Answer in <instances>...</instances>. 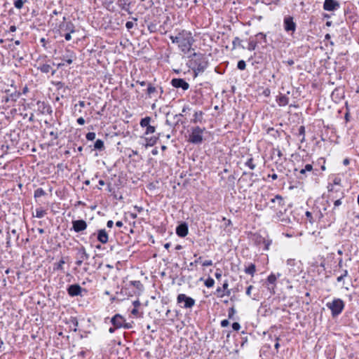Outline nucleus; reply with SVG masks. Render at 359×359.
Masks as SVG:
<instances>
[{"instance_id": "1", "label": "nucleus", "mask_w": 359, "mask_h": 359, "mask_svg": "<svg viewBox=\"0 0 359 359\" xmlns=\"http://www.w3.org/2000/svg\"><path fill=\"white\" fill-rule=\"evenodd\" d=\"M188 57L189 60L187 65L192 69L194 78L197 77L200 73L204 72L208 67V60L203 53L194 52Z\"/></svg>"}, {"instance_id": "2", "label": "nucleus", "mask_w": 359, "mask_h": 359, "mask_svg": "<svg viewBox=\"0 0 359 359\" xmlns=\"http://www.w3.org/2000/svg\"><path fill=\"white\" fill-rule=\"evenodd\" d=\"M106 106V100L96 95L91 96V118L94 120H100L104 116Z\"/></svg>"}, {"instance_id": "3", "label": "nucleus", "mask_w": 359, "mask_h": 359, "mask_svg": "<svg viewBox=\"0 0 359 359\" xmlns=\"http://www.w3.org/2000/svg\"><path fill=\"white\" fill-rule=\"evenodd\" d=\"M181 35L182 39L178 45V47L182 53L187 54L191 50V46L194 44L195 40L192 36L191 32L189 31L183 29L181 31Z\"/></svg>"}, {"instance_id": "4", "label": "nucleus", "mask_w": 359, "mask_h": 359, "mask_svg": "<svg viewBox=\"0 0 359 359\" xmlns=\"http://www.w3.org/2000/svg\"><path fill=\"white\" fill-rule=\"evenodd\" d=\"M356 7L354 4L348 2L345 3L344 7V13L345 16V20L349 25L354 26L355 24L358 22L359 16L356 12Z\"/></svg>"}, {"instance_id": "5", "label": "nucleus", "mask_w": 359, "mask_h": 359, "mask_svg": "<svg viewBox=\"0 0 359 359\" xmlns=\"http://www.w3.org/2000/svg\"><path fill=\"white\" fill-rule=\"evenodd\" d=\"M254 244L258 248H262L263 250H269L272 244V239L264 232V235L260 233H255L252 235Z\"/></svg>"}, {"instance_id": "6", "label": "nucleus", "mask_w": 359, "mask_h": 359, "mask_svg": "<svg viewBox=\"0 0 359 359\" xmlns=\"http://www.w3.org/2000/svg\"><path fill=\"white\" fill-rule=\"evenodd\" d=\"M205 128L193 126L190 129L188 136V142L193 144H201L203 142V132Z\"/></svg>"}, {"instance_id": "7", "label": "nucleus", "mask_w": 359, "mask_h": 359, "mask_svg": "<svg viewBox=\"0 0 359 359\" xmlns=\"http://www.w3.org/2000/svg\"><path fill=\"white\" fill-rule=\"evenodd\" d=\"M165 116V124L172 128L173 129H175L180 125H183L184 128H186V122L182 118V117L184 116L182 114H173L172 113L168 112Z\"/></svg>"}, {"instance_id": "8", "label": "nucleus", "mask_w": 359, "mask_h": 359, "mask_svg": "<svg viewBox=\"0 0 359 359\" xmlns=\"http://www.w3.org/2000/svg\"><path fill=\"white\" fill-rule=\"evenodd\" d=\"M326 306L330 309L333 318L338 316L341 313L344 307V302L339 298H334L331 302H327Z\"/></svg>"}, {"instance_id": "9", "label": "nucleus", "mask_w": 359, "mask_h": 359, "mask_svg": "<svg viewBox=\"0 0 359 359\" xmlns=\"http://www.w3.org/2000/svg\"><path fill=\"white\" fill-rule=\"evenodd\" d=\"M177 303L182 309H191L196 303L194 299L185 294H179L177 297Z\"/></svg>"}, {"instance_id": "10", "label": "nucleus", "mask_w": 359, "mask_h": 359, "mask_svg": "<svg viewBox=\"0 0 359 359\" xmlns=\"http://www.w3.org/2000/svg\"><path fill=\"white\" fill-rule=\"evenodd\" d=\"M283 28L285 32L292 35L297 29V23L294 17L292 15H286L283 18Z\"/></svg>"}, {"instance_id": "11", "label": "nucleus", "mask_w": 359, "mask_h": 359, "mask_svg": "<svg viewBox=\"0 0 359 359\" xmlns=\"http://www.w3.org/2000/svg\"><path fill=\"white\" fill-rule=\"evenodd\" d=\"M281 276V273H278L275 274L274 273H271L267 278L266 279L264 285H265L267 289L269 290L271 294H275V288L276 287V281L278 278Z\"/></svg>"}, {"instance_id": "12", "label": "nucleus", "mask_w": 359, "mask_h": 359, "mask_svg": "<svg viewBox=\"0 0 359 359\" xmlns=\"http://www.w3.org/2000/svg\"><path fill=\"white\" fill-rule=\"evenodd\" d=\"M76 264L78 266H81L82 264H84L83 270L86 271L88 269V264L85 262L88 259V255L86 252L84 248L81 247L78 249L76 255Z\"/></svg>"}, {"instance_id": "13", "label": "nucleus", "mask_w": 359, "mask_h": 359, "mask_svg": "<svg viewBox=\"0 0 359 359\" xmlns=\"http://www.w3.org/2000/svg\"><path fill=\"white\" fill-rule=\"evenodd\" d=\"M58 32L59 34L66 32H79L75 30L74 25L70 20H67L65 16H63L62 22H61L58 26Z\"/></svg>"}, {"instance_id": "14", "label": "nucleus", "mask_w": 359, "mask_h": 359, "mask_svg": "<svg viewBox=\"0 0 359 359\" xmlns=\"http://www.w3.org/2000/svg\"><path fill=\"white\" fill-rule=\"evenodd\" d=\"M171 86L177 89H182L186 91L189 88V84L184 79L182 78H172L170 81Z\"/></svg>"}, {"instance_id": "15", "label": "nucleus", "mask_w": 359, "mask_h": 359, "mask_svg": "<svg viewBox=\"0 0 359 359\" xmlns=\"http://www.w3.org/2000/svg\"><path fill=\"white\" fill-rule=\"evenodd\" d=\"M323 8L325 11L335 12L340 8V3L337 0H325Z\"/></svg>"}, {"instance_id": "16", "label": "nucleus", "mask_w": 359, "mask_h": 359, "mask_svg": "<svg viewBox=\"0 0 359 359\" xmlns=\"http://www.w3.org/2000/svg\"><path fill=\"white\" fill-rule=\"evenodd\" d=\"M175 233L180 238H184L189 233V225L187 222L181 221L175 228Z\"/></svg>"}, {"instance_id": "17", "label": "nucleus", "mask_w": 359, "mask_h": 359, "mask_svg": "<svg viewBox=\"0 0 359 359\" xmlns=\"http://www.w3.org/2000/svg\"><path fill=\"white\" fill-rule=\"evenodd\" d=\"M74 58V53L71 50L66 49L60 57V59L62 60L63 62L58 64V67L64 66L65 63L68 65L72 64Z\"/></svg>"}, {"instance_id": "18", "label": "nucleus", "mask_w": 359, "mask_h": 359, "mask_svg": "<svg viewBox=\"0 0 359 359\" xmlns=\"http://www.w3.org/2000/svg\"><path fill=\"white\" fill-rule=\"evenodd\" d=\"M345 197V194L344 191H339L337 195H334L333 194L328 195V198L334 201V208L332 210V212H334V210L339 205H341V200Z\"/></svg>"}, {"instance_id": "19", "label": "nucleus", "mask_w": 359, "mask_h": 359, "mask_svg": "<svg viewBox=\"0 0 359 359\" xmlns=\"http://www.w3.org/2000/svg\"><path fill=\"white\" fill-rule=\"evenodd\" d=\"M36 107L37 110L42 114H51L53 112L50 104L44 101H37Z\"/></svg>"}, {"instance_id": "20", "label": "nucleus", "mask_w": 359, "mask_h": 359, "mask_svg": "<svg viewBox=\"0 0 359 359\" xmlns=\"http://www.w3.org/2000/svg\"><path fill=\"white\" fill-rule=\"evenodd\" d=\"M68 294L72 296H77L79 294L82 295V292H84L85 293H87L86 290H83L80 285L77 284L71 285L67 288Z\"/></svg>"}, {"instance_id": "21", "label": "nucleus", "mask_w": 359, "mask_h": 359, "mask_svg": "<svg viewBox=\"0 0 359 359\" xmlns=\"http://www.w3.org/2000/svg\"><path fill=\"white\" fill-rule=\"evenodd\" d=\"M21 93L15 90L14 92L3 97L2 102L5 103L15 102L20 97Z\"/></svg>"}, {"instance_id": "22", "label": "nucleus", "mask_w": 359, "mask_h": 359, "mask_svg": "<svg viewBox=\"0 0 359 359\" xmlns=\"http://www.w3.org/2000/svg\"><path fill=\"white\" fill-rule=\"evenodd\" d=\"M146 95L147 97L149 98H157L158 95V87L157 86H154L153 83L149 82L147 84V88L146 89Z\"/></svg>"}, {"instance_id": "23", "label": "nucleus", "mask_w": 359, "mask_h": 359, "mask_svg": "<svg viewBox=\"0 0 359 359\" xmlns=\"http://www.w3.org/2000/svg\"><path fill=\"white\" fill-rule=\"evenodd\" d=\"M104 67L102 65H99L95 67L91 66V79L93 77H96L97 79L102 78L104 75Z\"/></svg>"}, {"instance_id": "24", "label": "nucleus", "mask_w": 359, "mask_h": 359, "mask_svg": "<svg viewBox=\"0 0 359 359\" xmlns=\"http://www.w3.org/2000/svg\"><path fill=\"white\" fill-rule=\"evenodd\" d=\"M110 323L113 326H115L116 328H121L122 324L124 323V317L120 313H116L110 320Z\"/></svg>"}, {"instance_id": "25", "label": "nucleus", "mask_w": 359, "mask_h": 359, "mask_svg": "<svg viewBox=\"0 0 359 359\" xmlns=\"http://www.w3.org/2000/svg\"><path fill=\"white\" fill-rule=\"evenodd\" d=\"M94 235H96L97 241L102 244L107 243L109 241V235L104 229L97 230V233H95Z\"/></svg>"}, {"instance_id": "26", "label": "nucleus", "mask_w": 359, "mask_h": 359, "mask_svg": "<svg viewBox=\"0 0 359 359\" xmlns=\"http://www.w3.org/2000/svg\"><path fill=\"white\" fill-rule=\"evenodd\" d=\"M297 264V262L294 259H288L287 260V265L290 267V272L291 273V275L293 276H294L301 271L299 266H297V269L295 268Z\"/></svg>"}, {"instance_id": "27", "label": "nucleus", "mask_w": 359, "mask_h": 359, "mask_svg": "<svg viewBox=\"0 0 359 359\" xmlns=\"http://www.w3.org/2000/svg\"><path fill=\"white\" fill-rule=\"evenodd\" d=\"M255 39H256L258 45H262V48H266L269 45L266 34L263 32H259L255 34Z\"/></svg>"}, {"instance_id": "28", "label": "nucleus", "mask_w": 359, "mask_h": 359, "mask_svg": "<svg viewBox=\"0 0 359 359\" xmlns=\"http://www.w3.org/2000/svg\"><path fill=\"white\" fill-rule=\"evenodd\" d=\"M72 228L76 232H80L87 228V224L82 219L74 220L72 222Z\"/></svg>"}, {"instance_id": "29", "label": "nucleus", "mask_w": 359, "mask_h": 359, "mask_svg": "<svg viewBox=\"0 0 359 359\" xmlns=\"http://www.w3.org/2000/svg\"><path fill=\"white\" fill-rule=\"evenodd\" d=\"M133 0H117L116 4L118 7L128 13H131L130 8Z\"/></svg>"}, {"instance_id": "30", "label": "nucleus", "mask_w": 359, "mask_h": 359, "mask_svg": "<svg viewBox=\"0 0 359 359\" xmlns=\"http://www.w3.org/2000/svg\"><path fill=\"white\" fill-rule=\"evenodd\" d=\"M68 257H62L58 262H55L53 265V271H60L64 272V265L68 261Z\"/></svg>"}, {"instance_id": "31", "label": "nucleus", "mask_w": 359, "mask_h": 359, "mask_svg": "<svg viewBox=\"0 0 359 359\" xmlns=\"http://www.w3.org/2000/svg\"><path fill=\"white\" fill-rule=\"evenodd\" d=\"M276 218L278 221L281 222L283 223V225L286 226L289 224H292V221L290 218L285 215L284 212H283L281 210L278 211L276 213Z\"/></svg>"}, {"instance_id": "32", "label": "nucleus", "mask_w": 359, "mask_h": 359, "mask_svg": "<svg viewBox=\"0 0 359 359\" xmlns=\"http://www.w3.org/2000/svg\"><path fill=\"white\" fill-rule=\"evenodd\" d=\"M116 294L122 295L123 298L121 300H123L126 297H132L133 294H135V291L130 290V287L126 285V286H123L120 292H117Z\"/></svg>"}, {"instance_id": "33", "label": "nucleus", "mask_w": 359, "mask_h": 359, "mask_svg": "<svg viewBox=\"0 0 359 359\" xmlns=\"http://www.w3.org/2000/svg\"><path fill=\"white\" fill-rule=\"evenodd\" d=\"M276 102L280 107H285L289 103V97L284 94H280L276 97Z\"/></svg>"}, {"instance_id": "34", "label": "nucleus", "mask_w": 359, "mask_h": 359, "mask_svg": "<svg viewBox=\"0 0 359 359\" xmlns=\"http://www.w3.org/2000/svg\"><path fill=\"white\" fill-rule=\"evenodd\" d=\"M308 172L306 171L304 168H294V175L297 177V179L300 180H304L307 177Z\"/></svg>"}, {"instance_id": "35", "label": "nucleus", "mask_w": 359, "mask_h": 359, "mask_svg": "<svg viewBox=\"0 0 359 359\" xmlns=\"http://www.w3.org/2000/svg\"><path fill=\"white\" fill-rule=\"evenodd\" d=\"M105 149L104 142L101 139H97L93 143V150L102 151Z\"/></svg>"}, {"instance_id": "36", "label": "nucleus", "mask_w": 359, "mask_h": 359, "mask_svg": "<svg viewBox=\"0 0 359 359\" xmlns=\"http://www.w3.org/2000/svg\"><path fill=\"white\" fill-rule=\"evenodd\" d=\"M203 112L202 111H197L194 113L193 118L191 119V123H202L203 118Z\"/></svg>"}, {"instance_id": "37", "label": "nucleus", "mask_w": 359, "mask_h": 359, "mask_svg": "<svg viewBox=\"0 0 359 359\" xmlns=\"http://www.w3.org/2000/svg\"><path fill=\"white\" fill-rule=\"evenodd\" d=\"M38 70H40L42 73L48 74L52 70V67L49 64L46 63H39V66L36 67Z\"/></svg>"}, {"instance_id": "38", "label": "nucleus", "mask_w": 359, "mask_h": 359, "mask_svg": "<svg viewBox=\"0 0 359 359\" xmlns=\"http://www.w3.org/2000/svg\"><path fill=\"white\" fill-rule=\"evenodd\" d=\"M331 97L332 100L338 99L340 100L344 97V92L338 88H336L332 93Z\"/></svg>"}, {"instance_id": "39", "label": "nucleus", "mask_w": 359, "mask_h": 359, "mask_svg": "<svg viewBox=\"0 0 359 359\" xmlns=\"http://www.w3.org/2000/svg\"><path fill=\"white\" fill-rule=\"evenodd\" d=\"M160 133L158 135V136H151L150 137H145V146L147 147H153L154 144H156L158 139L159 138Z\"/></svg>"}, {"instance_id": "40", "label": "nucleus", "mask_w": 359, "mask_h": 359, "mask_svg": "<svg viewBox=\"0 0 359 359\" xmlns=\"http://www.w3.org/2000/svg\"><path fill=\"white\" fill-rule=\"evenodd\" d=\"M257 46H258V43H257L256 39H255V36H250L249 38L248 46L246 48L250 51H252L256 49Z\"/></svg>"}, {"instance_id": "41", "label": "nucleus", "mask_w": 359, "mask_h": 359, "mask_svg": "<svg viewBox=\"0 0 359 359\" xmlns=\"http://www.w3.org/2000/svg\"><path fill=\"white\" fill-rule=\"evenodd\" d=\"M276 202H278L279 206L283 207L285 205L284 198L279 194L276 195L275 197L270 200L271 203H275Z\"/></svg>"}, {"instance_id": "42", "label": "nucleus", "mask_w": 359, "mask_h": 359, "mask_svg": "<svg viewBox=\"0 0 359 359\" xmlns=\"http://www.w3.org/2000/svg\"><path fill=\"white\" fill-rule=\"evenodd\" d=\"M325 158L320 157V158H318L316 163H314V166L317 167V168L320 167V170L322 171H325L326 170V167H325Z\"/></svg>"}, {"instance_id": "43", "label": "nucleus", "mask_w": 359, "mask_h": 359, "mask_svg": "<svg viewBox=\"0 0 359 359\" xmlns=\"http://www.w3.org/2000/svg\"><path fill=\"white\" fill-rule=\"evenodd\" d=\"M244 271L247 274H249V275H251L252 276H253L256 271V266L255 264L250 263L248 264V266L245 267Z\"/></svg>"}, {"instance_id": "44", "label": "nucleus", "mask_w": 359, "mask_h": 359, "mask_svg": "<svg viewBox=\"0 0 359 359\" xmlns=\"http://www.w3.org/2000/svg\"><path fill=\"white\" fill-rule=\"evenodd\" d=\"M243 40H241L239 37L236 36L232 42L233 49L236 48L237 47L245 49V47L242 44Z\"/></svg>"}, {"instance_id": "45", "label": "nucleus", "mask_w": 359, "mask_h": 359, "mask_svg": "<svg viewBox=\"0 0 359 359\" xmlns=\"http://www.w3.org/2000/svg\"><path fill=\"white\" fill-rule=\"evenodd\" d=\"M266 133L268 135H270L275 139H276L277 137H278L280 136V132L278 130H276L273 127L268 128L266 130Z\"/></svg>"}, {"instance_id": "46", "label": "nucleus", "mask_w": 359, "mask_h": 359, "mask_svg": "<svg viewBox=\"0 0 359 359\" xmlns=\"http://www.w3.org/2000/svg\"><path fill=\"white\" fill-rule=\"evenodd\" d=\"M129 286H133L139 291H142L144 288L142 283L140 280L130 281Z\"/></svg>"}, {"instance_id": "47", "label": "nucleus", "mask_w": 359, "mask_h": 359, "mask_svg": "<svg viewBox=\"0 0 359 359\" xmlns=\"http://www.w3.org/2000/svg\"><path fill=\"white\" fill-rule=\"evenodd\" d=\"M151 121V118L150 116H145L144 118H142L140 121V126L142 128H146L149 124H150Z\"/></svg>"}, {"instance_id": "48", "label": "nucleus", "mask_w": 359, "mask_h": 359, "mask_svg": "<svg viewBox=\"0 0 359 359\" xmlns=\"http://www.w3.org/2000/svg\"><path fill=\"white\" fill-rule=\"evenodd\" d=\"M328 192H330V194H333L334 195H337V193L339 191H344L341 189H335L331 183H328V185L327 187Z\"/></svg>"}, {"instance_id": "49", "label": "nucleus", "mask_w": 359, "mask_h": 359, "mask_svg": "<svg viewBox=\"0 0 359 359\" xmlns=\"http://www.w3.org/2000/svg\"><path fill=\"white\" fill-rule=\"evenodd\" d=\"M245 165L248 167L250 170H254L256 168V164L254 163V159L252 156L248 158L245 163Z\"/></svg>"}, {"instance_id": "50", "label": "nucleus", "mask_w": 359, "mask_h": 359, "mask_svg": "<svg viewBox=\"0 0 359 359\" xmlns=\"http://www.w3.org/2000/svg\"><path fill=\"white\" fill-rule=\"evenodd\" d=\"M305 133H306L305 127L304 126H299V128H298V134H297V135L302 137V138L300 140V142L302 143L305 142Z\"/></svg>"}, {"instance_id": "51", "label": "nucleus", "mask_w": 359, "mask_h": 359, "mask_svg": "<svg viewBox=\"0 0 359 359\" xmlns=\"http://www.w3.org/2000/svg\"><path fill=\"white\" fill-rule=\"evenodd\" d=\"M170 39L171 40L172 43H177L179 45L180 40L182 39L181 32L178 33L177 36H170Z\"/></svg>"}, {"instance_id": "52", "label": "nucleus", "mask_w": 359, "mask_h": 359, "mask_svg": "<svg viewBox=\"0 0 359 359\" xmlns=\"http://www.w3.org/2000/svg\"><path fill=\"white\" fill-rule=\"evenodd\" d=\"M147 29L150 33H154L157 31V24L154 22H150L147 25Z\"/></svg>"}, {"instance_id": "53", "label": "nucleus", "mask_w": 359, "mask_h": 359, "mask_svg": "<svg viewBox=\"0 0 359 359\" xmlns=\"http://www.w3.org/2000/svg\"><path fill=\"white\" fill-rule=\"evenodd\" d=\"M46 194L42 188H38L34 191V196L36 198L46 195Z\"/></svg>"}, {"instance_id": "54", "label": "nucleus", "mask_w": 359, "mask_h": 359, "mask_svg": "<svg viewBox=\"0 0 359 359\" xmlns=\"http://www.w3.org/2000/svg\"><path fill=\"white\" fill-rule=\"evenodd\" d=\"M145 128L146 130L144 133V135H145L149 134H153L156 131V127L154 126H151V124H149Z\"/></svg>"}, {"instance_id": "55", "label": "nucleus", "mask_w": 359, "mask_h": 359, "mask_svg": "<svg viewBox=\"0 0 359 359\" xmlns=\"http://www.w3.org/2000/svg\"><path fill=\"white\" fill-rule=\"evenodd\" d=\"M204 285L208 287V288H210V287H212L215 285V280L212 278H211L210 276H209L205 281H204Z\"/></svg>"}, {"instance_id": "56", "label": "nucleus", "mask_w": 359, "mask_h": 359, "mask_svg": "<svg viewBox=\"0 0 359 359\" xmlns=\"http://www.w3.org/2000/svg\"><path fill=\"white\" fill-rule=\"evenodd\" d=\"M241 334H242V337H241V347H244V346L246 344H248V336L246 335L247 332H245V331H242Z\"/></svg>"}, {"instance_id": "57", "label": "nucleus", "mask_w": 359, "mask_h": 359, "mask_svg": "<svg viewBox=\"0 0 359 359\" xmlns=\"http://www.w3.org/2000/svg\"><path fill=\"white\" fill-rule=\"evenodd\" d=\"M46 214V211L43 210L42 208H36V215L35 217L37 218H42Z\"/></svg>"}, {"instance_id": "58", "label": "nucleus", "mask_w": 359, "mask_h": 359, "mask_svg": "<svg viewBox=\"0 0 359 359\" xmlns=\"http://www.w3.org/2000/svg\"><path fill=\"white\" fill-rule=\"evenodd\" d=\"M236 313V311L234 304H233L232 306L230 307L228 309V318H229V319H233L234 318L233 316H234Z\"/></svg>"}, {"instance_id": "59", "label": "nucleus", "mask_w": 359, "mask_h": 359, "mask_svg": "<svg viewBox=\"0 0 359 359\" xmlns=\"http://www.w3.org/2000/svg\"><path fill=\"white\" fill-rule=\"evenodd\" d=\"M237 68H238V69L241 70V71L245 70L246 68L245 61L243 60H238V62L237 63Z\"/></svg>"}, {"instance_id": "60", "label": "nucleus", "mask_w": 359, "mask_h": 359, "mask_svg": "<svg viewBox=\"0 0 359 359\" xmlns=\"http://www.w3.org/2000/svg\"><path fill=\"white\" fill-rule=\"evenodd\" d=\"M26 1H27L23 0H15L14 1V6L18 9H21Z\"/></svg>"}, {"instance_id": "61", "label": "nucleus", "mask_w": 359, "mask_h": 359, "mask_svg": "<svg viewBox=\"0 0 359 359\" xmlns=\"http://www.w3.org/2000/svg\"><path fill=\"white\" fill-rule=\"evenodd\" d=\"M77 32H66L59 34L61 36L64 37L66 41H70L72 39V34H74Z\"/></svg>"}, {"instance_id": "62", "label": "nucleus", "mask_w": 359, "mask_h": 359, "mask_svg": "<svg viewBox=\"0 0 359 359\" xmlns=\"http://www.w3.org/2000/svg\"><path fill=\"white\" fill-rule=\"evenodd\" d=\"M303 168L308 172H311L312 170H313V165L307 163L304 165Z\"/></svg>"}, {"instance_id": "63", "label": "nucleus", "mask_w": 359, "mask_h": 359, "mask_svg": "<svg viewBox=\"0 0 359 359\" xmlns=\"http://www.w3.org/2000/svg\"><path fill=\"white\" fill-rule=\"evenodd\" d=\"M103 25H104L103 23H102L100 25V22H97L96 21L91 20V27H93L95 29L101 28L103 26Z\"/></svg>"}, {"instance_id": "64", "label": "nucleus", "mask_w": 359, "mask_h": 359, "mask_svg": "<svg viewBox=\"0 0 359 359\" xmlns=\"http://www.w3.org/2000/svg\"><path fill=\"white\" fill-rule=\"evenodd\" d=\"M232 329L234 331H238L241 329V325L238 322H234L231 324Z\"/></svg>"}]
</instances>
